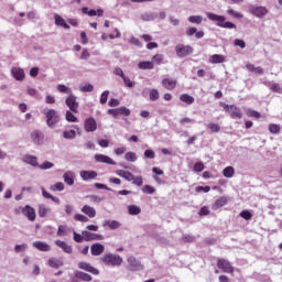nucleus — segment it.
<instances>
[{
  "mask_svg": "<svg viewBox=\"0 0 282 282\" xmlns=\"http://www.w3.org/2000/svg\"><path fill=\"white\" fill-rule=\"evenodd\" d=\"M207 19L214 21L218 28H225L226 30H237V25L232 22H226V17L217 15L213 12L207 13Z\"/></svg>",
  "mask_w": 282,
  "mask_h": 282,
  "instance_id": "1",
  "label": "nucleus"
},
{
  "mask_svg": "<svg viewBox=\"0 0 282 282\" xmlns=\"http://www.w3.org/2000/svg\"><path fill=\"white\" fill-rule=\"evenodd\" d=\"M46 116V124L50 127V129H54L58 122H61V116L58 115V111L55 109H48L45 112Z\"/></svg>",
  "mask_w": 282,
  "mask_h": 282,
  "instance_id": "2",
  "label": "nucleus"
},
{
  "mask_svg": "<svg viewBox=\"0 0 282 282\" xmlns=\"http://www.w3.org/2000/svg\"><path fill=\"white\" fill-rule=\"evenodd\" d=\"M102 263L105 265H112V268H116L118 265H122V257L113 253H107L104 257H101Z\"/></svg>",
  "mask_w": 282,
  "mask_h": 282,
  "instance_id": "3",
  "label": "nucleus"
},
{
  "mask_svg": "<svg viewBox=\"0 0 282 282\" xmlns=\"http://www.w3.org/2000/svg\"><path fill=\"white\" fill-rule=\"evenodd\" d=\"M127 262L128 270H130V272H142V270H144V264H142V262L133 256H130L127 259Z\"/></svg>",
  "mask_w": 282,
  "mask_h": 282,
  "instance_id": "4",
  "label": "nucleus"
},
{
  "mask_svg": "<svg viewBox=\"0 0 282 282\" xmlns=\"http://www.w3.org/2000/svg\"><path fill=\"white\" fill-rule=\"evenodd\" d=\"M194 50L191 45L177 44L175 46V54L178 58H186V56H191Z\"/></svg>",
  "mask_w": 282,
  "mask_h": 282,
  "instance_id": "5",
  "label": "nucleus"
},
{
  "mask_svg": "<svg viewBox=\"0 0 282 282\" xmlns=\"http://www.w3.org/2000/svg\"><path fill=\"white\" fill-rule=\"evenodd\" d=\"M65 105L73 111V113H78V97L74 94H69L68 97L65 99Z\"/></svg>",
  "mask_w": 282,
  "mask_h": 282,
  "instance_id": "6",
  "label": "nucleus"
},
{
  "mask_svg": "<svg viewBox=\"0 0 282 282\" xmlns=\"http://www.w3.org/2000/svg\"><path fill=\"white\" fill-rule=\"evenodd\" d=\"M217 267L219 268V270H221L226 274H232V272H235V268H232V264H230V261L226 259H218Z\"/></svg>",
  "mask_w": 282,
  "mask_h": 282,
  "instance_id": "7",
  "label": "nucleus"
},
{
  "mask_svg": "<svg viewBox=\"0 0 282 282\" xmlns=\"http://www.w3.org/2000/svg\"><path fill=\"white\" fill-rule=\"evenodd\" d=\"M31 140L36 144L37 147H43L44 140H45V134L41 130H34L31 133Z\"/></svg>",
  "mask_w": 282,
  "mask_h": 282,
  "instance_id": "8",
  "label": "nucleus"
},
{
  "mask_svg": "<svg viewBox=\"0 0 282 282\" xmlns=\"http://www.w3.org/2000/svg\"><path fill=\"white\" fill-rule=\"evenodd\" d=\"M250 12L253 17H257V19H263L268 14V8L251 6Z\"/></svg>",
  "mask_w": 282,
  "mask_h": 282,
  "instance_id": "9",
  "label": "nucleus"
},
{
  "mask_svg": "<svg viewBox=\"0 0 282 282\" xmlns=\"http://www.w3.org/2000/svg\"><path fill=\"white\" fill-rule=\"evenodd\" d=\"M82 235H84V241H102L105 239V236L88 230L82 231Z\"/></svg>",
  "mask_w": 282,
  "mask_h": 282,
  "instance_id": "10",
  "label": "nucleus"
},
{
  "mask_svg": "<svg viewBox=\"0 0 282 282\" xmlns=\"http://www.w3.org/2000/svg\"><path fill=\"white\" fill-rule=\"evenodd\" d=\"M84 129L87 133H94V131L98 129V123L96 122V119H94V117L86 119L84 122Z\"/></svg>",
  "mask_w": 282,
  "mask_h": 282,
  "instance_id": "11",
  "label": "nucleus"
},
{
  "mask_svg": "<svg viewBox=\"0 0 282 282\" xmlns=\"http://www.w3.org/2000/svg\"><path fill=\"white\" fill-rule=\"evenodd\" d=\"M22 215H24V217L28 218L29 221H35L36 219V210L30 205H26L22 208Z\"/></svg>",
  "mask_w": 282,
  "mask_h": 282,
  "instance_id": "12",
  "label": "nucleus"
},
{
  "mask_svg": "<svg viewBox=\"0 0 282 282\" xmlns=\"http://www.w3.org/2000/svg\"><path fill=\"white\" fill-rule=\"evenodd\" d=\"M95 161L99 164H109L110 166H116V161L105 154H95Z\"/></svg>",
  "mask_w": 282,
  "mask_h": 282,
  "instance_id": "13",
  "label": "nucleus"
},
{
  "mask_svg": "<svg viewBox=\"0 0 282 282\" xmlns=\"http://www.w3.org/2000/svg\"><path fill=\"white\" fill-rule=\"evenodd\" d=\"M79 176L84 182H89V180H96L98 177V172L83 170L79 172Z\"/></svg>",
  "mask_w": 282,
  "mask_h": 282,
  "instance_id": "14",
  "label": "nucleus"
},
{
  "mask_svg": "<svg viewBox=\"0 0 282 282\" xmlns=\"http://www.w3.org/2000/svg\"><path fill=\"white\" fill-rule=\"evenodd\" d=\"M102 252H105V245L96 242L90 246V253L93 257H100Z\"/></svg>",
  "mask_w": 282,
  "mask_h": 282,
  "instance_id": "15",
  "label": "nucleus"
},
{
  "mask_svg": "<svg viewBox=\"0 0 282 282\" xmlns=\"http://www.w3.org/2000/svg\"><path fill=\"white\" fill-rule=\"evenodd\" d=\"M262 85H264V87H268L274 94H282V87L280 84L270 80H264L262 82Z\"/></svg>",
  "mask_w": 282,
  "mask_h": 282,
  "instance_id": "16",
  "label": "nucleus"
},
{
  "mask_svg": "<svg viewBox=\"0 0 282 282\" xmlns=\"http://www.w3.org/2000/svg\"><path fill=\"white\" fill-rule=\"evenodd\" d=\"M78 268L79 270H85V272H90V274H95V275L100 274V271H98V269L90 265L88 262H79Z\"/></svg>",
  "mask_w": 282,
  "mask_h": 282,
  "instance_id": "17",
  "label": "nucleus"
},
{
  "mask_svg": "<svg viewBox=\"0 0 282 282\" xmlns=\"http://www.w3.org/2000/svg\"><path fill=\"white\" fill-rule=\"evenodd\" d=\"M82 12H83V14H88V17H102V14H105V11L102 9H98V10L90 9L89 10V8H87V7L82 8Z\"/></svg>",
  "mask_w": 282,
  "mask_h": 282,
  "instance_id": "18",
  "label": "nucleus"
},
{
  "mask_svg": "<svg viewBox=\"0 0 282 282\" xmlns=\"http://www.w3.org/2000/svg\"><path fill=\"white\" fill-rule=\"evenodd\" d=\"M55 246H57V248H61L63 252H65L66 254H72V252H74V250L72 249V246H69L65 241L55 240Z\"/></svg>",
  "mask_w": 282,
  "mask_h": 282,
  "instance_id": "19",
  "label": "nucleus"
},
{
  "mask_svg": "<svg viewBox=\"0 0 282 282\" xmlns=\"http://www.w3.org/2000/svg\"><path fill=\"white\" fill-rule=\"evenodd\" d=\"M33 248H36V250H40V252H50V250H52V247H50L47 242L43 241L33 242Z\"/></svg>",
  "mask_w": 282,
  "mask_h": 282,
  "instance_id": "20",
  "label": "nucleus"
},
{
  "mask_svg": "<svg viewBox=\"0 0 282 282\" xmlns=\"http://www.w3.org/2000/svg\"><path fill=\"white\" fill-rule=\"evenodd\" d=\"M229 116L230 118H232L234 120L238 118V120H241V118L243 117V115L241 113V110H239V108H237V106L231 105L230 109H229Z\"/></svg>",
  "mask_w": 282,
  "mask_h": 282,
  "instance_id": "21",
  "label": "nucleus"
},
{
  "mask_svg": "<svg viewBox=\"0 0 282 282\" xmlns=\"http://www.w3.org/2000/svg\"><path fill=\"white\" fill-rule=\"evenodd\" d=\"M80 212L84 213V215H86L90 219H94V217H96V208H94L89 205H84L82 207Z\"/></svg>",
  "mask_w": 282,
  "mask_h": 282,
  "instance_id": "22",
  "label": "nucleus"
},
{
  "mask_svg": "<svg viewBox=\"0 0 282 282\" xmlns=\"http://www.w3.org/2000/svg\"><path fill=\"white\" fill-rule=\"evenodd\" d=\"M162 86L167 89L169 91L175 89L177 87V82L171 78H164L162 80Z\"/></svg>",
  "mask_w": 282,
  "mask_h": 282,
  "instance_id": "23",
  "label": "nucleus"
},
{
  "mask_svg": "<svg viewBox=\"0 0 282 282\" xmlns=\"http://www.w3.org/2000/svg\"><path fill=\"white\" fill-rule=\"evenodd\" d=\"M104 228H109L110 230H118V228H120V226H122V224H120V221L118 220H105L102 223Z\"/></svg>",
  "mask_w": 282,
  "mask_h": 282,
  "instance_id": "24",
  "label": "nucleus"
},
{
  "mask_svg": "<svg viewBox=\"0 0 282 282\" xmlns=\"http://www.w3.org/2000/svg\"><path fill=\"white\" fill-rule=\"evenodd\" d=\"M47 265L50 268H53L55 270H58V268H63L64 263L61 259L58 258H50L47 261Z\"/></svg>",
  "mask_w": 282,
  "mask_h": 282,
  "instance_id": "25",
  "label": "nucleus"
},
{
  "mask_svg": "<svg viewBox=\"0 0 282 282\" xmlns=\"http://www.w3.org/2000/svg\"><path fill=\"white\" fill-rule=\"evenodd\" d=\"M55 25L58 28H64V30H69V24L63 19V17L58 15L57 13L54 14Z\"/></svg>",
  "mask_w": 282,
  "mask_h": 282,
  "instance_id": "26",
  "label": "nucleus"
},
{
  "mask_svg": "<svg viewBox=\"0 0 282 282\" xmlns=\"http://www.w3.org/2000/svg\"><path fill=\"white\" fill-rule=\"evenodd\" d=\"M11 74L13 78H15V80H23V78H25V72L23 70V68L14 67L11 69Z\"/></svg>",
  "mask_w": 282,
  "mask_h": 282,
  "instance_id": "27",
  "label": "nucleus"
},
{
  "mask_svg": "<svg viewBox=\"0 0 282 282\" xmlns=\"http://www.w3.org/2000/svg\"><path fill=\"white\" fill-rule=\"evenodd\" d=\"M228 204V198L220 197L218 198L212 206L213 210H219V208H224Z\"/></svg>",
  "mask_w": 282,
  "mask_h": 282,
  "instance_id": "28",
  "label": "nucleus"
},
{
  "mask_svg": "<svg viewBox=\"0 0 282 282\" xmlns=\"http://www.w3.org/2000/svg\"><path fill=\"white\" fill-rule=\"evenodd\" d=\"M116 175H118L119 177H123V180H126L127 182H131V180H133V173L129 171L118 170L116 172Z\"/></svg>",
  "mask_w": 282,
  "mask_h": 282,
  "instance_id": "29",
  "label": "nucleus"
},
{
  "mask_svg": "<svg viewBox=\"0 0 282 282\" xmlns=\"http://www.w3.org/2000/svg\"><path fill=\"white\" fill-rule=\"evenodd\" d=\"M37 213H39V217H47L48 213H52V209L50 207H46L45 204H40L37 206Z\"/></svg>",
  "mask_w": 282,
  "mask_h": 282,
  "instance_id": "30",
  "label": "nucleus"
},
{
  "mask_svg": "<svg viewBox=\"0 0 282 282\" xmlns=\"http://www.w3.org/2000/svg\"><path fill=\"white\" fill-rule=\"evenodd\" d=\"M65 184L68 186H74V172L67 171L63 175Z\"/></svg>",
  "mask_w": 282,
  "mask_h": 282,
  "instance_id": "31",
  "label": "nucleus"
},
{
  "mask_svg": "<svg viewBox=\"0 0 282 282\" xmlns=\"http://www.w3.org/2000/svg\"><path fill=\"white\" fill-rule=\"evenodd\" d=\"M42 195L43 197H45V199H51L52 202H54V204H61V198L53 196L52 194H50V192L45 191L44 187H42Z\"/></svg>",
  "mask_w": 282,
  "mask_h": 282,
  "instance_id": "32",
  "label": "nucleus"
},
{
  "mask_svg": "<svg viewBox=\"0 0 282 282\" xmlns=\"http://www.w3.org/2000/svg\"><path fill=\"white\" fill-rule=\"evenodd\" d=\"M23 160L26 164H30L31 166H39V159L34 155H25Z\"/></svg>",
  "mask_w": 282,
  "mask_h": 282,
  "instance_id": "33",
  "label": "nucleus"
},
{
  "mask_svg": "<svg viewBox=\"0 0 282 282\" xmlns=\"http://www.w3.org/2000/svg\"><path fill=\"white\" fill-rule=\"evenodd\" d=\"M139 69H153L155 65L151 61H142L138 63Z\"/></svg>",
  "mask_w": 282,
  "mask_h": 282,
  "instance_id": "34",
  "label": "nucleus"
},
{
  "mask_svg": "<svg viewBox=\"0 0 282 282\" xmlns=\"http://www.w3.org/2000/svg\"><path fill=\"white\" fill-rule=\"evenodd\" d=\"M180 100L182 102H185V105H193V102H195V97H193L188 94H183L180 96Z\"/></svg>",
  "mask_w": 282,
  "mask_h": 282,
  "instance_id": "35",
  "label": "nucleus"
},
{
  "mask_svg": "<svg viewBox=\"0 0 282 282\" xmlns=\"http://www.w3.org/2000/svg\"><path fill=\"white\" fill-rule=\"evenodd\" d=\"M86 199H88L90 204H100L105 202V197H100L98 195H87Z\"/></svg>",
  "mask_w": 282,
  "mask_h": 282,
  "instance_id": "36",
  "label": "nucleus"
},
{
  "mask_svg": "<svg viewBox=\"0 0 282 282\" xmlns=\"http://www.w3.org/2000/svg\"><path fill=\"white\" fill-rule=\"evenodd\" d=\"M75 276L76 279H80V281H91V275L83 271H75Z\"/></svg>",
  "mask_w": 282,
  "mask_h": 282,
  "instance_id": "37",
  "label": "nucleus"
},
{
  "mask_svg": "<svg viewBox=\"0 0 282 282\" xmlns=\"http://www.w3.org/2000/svg\"><path fill=\"white\" fill-rule=\"evenodd\" d=\"M128 213L129 215H140L142 213V208H140V206L137 205H129L128 206Z\"/></svg>",
  "mask_w": 282,
  "mask_h": 282,
  "instance_id": "38",
  "label": "nucleus"
},
{
  "mask_svg": "<svg viewBox=\"0 0 282 282\" xmlns=\"http://www.w3.org/2000/svg\"><path fill=\"white\" fill-rule=\"evenodd\" d=\"M142 21H155L158 19V14L153 12H145L141 14Z\"/></svg>",
  "mask_w": 282,
  "mask_h": 282,
  "instance_id": "39",
  "label": "nucleus"
},
{
  "mask_svg": "<svg viewBox=\"0 0 282 282\" xmlns=\"http://www.w3.org/2000/svg\"><path fill=\"white\" fill-rule=\"evenodd\" d=\"M151 102H155V100L160 99V91L155 88L150 89L149 91Z\"/></svg>",
  "mask_w": 282,
  "mask_h": 282,
  "instance_id": "40",
  "label": "nucleus"
},
{
  "mask_svg": "<svg viewBox=\"0 0 282 282\" xmlns=\"http://www.w3.org/2000/svg\"><path fill=\"white\" fill-rule=\"evenodd\" d=\"M223 175L224 177H228V178L232 177L235 175V167L232 166L225 167L223 171Z\"/></svg>",
  "mask_w": 282,
  "mask_h": 282,
  "instance_id": "41",
  "label": "nucleus"
},
{
  "mask_svg": "<svg viewBox=\"0 0 282 282\" xmlns=\"http://www.w3.org/2000/svg\"><path fill=\"white\" fill-rule=\"evenodd\" d=\"M204 18L202 15H192L188 18L189 23H196V25H202Z\"/></svg>",
  "mask_w": 282,
  "mask_h": 282,
  "instance_id": "42",
  "label": "nucleus"
},
{
  "mask_svg": "<svg viewBox=\"0 0 282 282\" xmlns=\"http://www.w3.org/2000/svg\"><path fill=\"white\" fill-rule=\"evenodd\" d=\"M124 160H127V162H137L138 161V154H135V152H127L124 154Z\"/></svg>",
  "mask_w": 282,
  "mask_h": 282,
  "instance_id": "43",
  "label": "nucleus"
},
{
  "mask_svg": "<svg viewBox=\"0 0 282 282\" xmlns=\"http://www.w3.org/2000/svg\"><path fill=\"white\" fill-rule=\"evenodd\" d=\"M63 138L65 140H74L76 138V130H66L63 132Z\"/></svg>",
  "mask_w": 282,
  "mask_h": 282,
  "instance_id": "44",
  "label": "nucleus"
},
{
  "mask_svg": "<svg viewBox=\"0 0 282 282\" xmlns=\"http://www.w3.org/2000/svg\"><path fill=\"white\" fill-rule=\"evenodd\" d=\"M224 61H226V58L224 57V55H219V54H214L210 58V63L213 64L224 63Z\"/></svg>",
  "mask_w": 282,
  "mask_h": 282,
  "instance_id": "45",
  "label": "nucleus"
},
{
  "mask_svg": "<svg viewBox=\"0 0 282 282\" xmlns=\"http://www.w3.org/2000/svg\"><path fill=\"white\" fill-rule=\"evenodd\" d=\"M207 129H210L213 133H219V131H221V126L210 122L207 124Z\"/></svg>",
  "mask_w": 282,
  "mask_h": 282,
  "instance_id": "46",
  "label": "nucleus"
},
{
  "mask_svg": "<svg viewBox=\"0 0 282 282\" xmlns=\"http://www.w3.org/2000/svg\"><path fill=\"white\" fill-rule=\"evenodd\" d=\"M50 191H53V192H56V191H65V184L58 182V183H55L54 185H51L50 186Z\"/></svg>",
  "mask_w": 282,
  "mask_h": 282,
  "instance_id": "47",
  "label": "nucleus"
},
{
  "mask_svg": "<svg viewBox=\"0 0 282 282\" xmlns=\"http://www.w3.org/2000/svg\"><path fill=\"white\" fill-rule=\"evenodd\" d=\"M163 61H164V55L162 54H156L152 57V63L155 65H162Z\"/></svg>",
  "mask_w": 282,
  "mask_h": 282,
  "instance_id": "48",
  "label": "nucleus"
},
{
  "mask_svg": "<svg viewBox=\"0 0 282 282\" xmlns=\"http://www.w3.org/2000/svg\"><path fill=\"white\" fill-rule=\"evenodd\" d=\"M73 235H74L73 239L76 243H83V241H85V235L83 234L80 235L76 231H73Z\"/></svg>",
  "mask_w": 282,
  "mask_h": 282,
  "instance_id": "49",
  "label": "nucleus"
},
{
  "mask_svg": "<svg viewBox=\"0 0 282 282\" xmlns=\"http://www.w3.org/2000/svg\"><path fill=\"white\" fill-rule=\"evenodd\" d=\"M181 127H186V124H195V119H191L188 117L182 118L180 120Z\"/></svg>",
  "mask_w": 282,
  "mask_h": 282,
  "instance_id": "50",
  "label": "nucleus"
},
{
  "mask_svg": "<svg viewBox=\"0 0 282 282\" xmlns=\"http://www.w3.org/2000/svg\"><path fill=\"white\" fill-rule=\"evenodd\" d=\"M131 182L134 186H142V184H144V178H142V176L133 175V178L131 180Z\"/></svg>",
  "mask_w": 282,
  "mask_h": 282,
  "instance_id": "51",
  "label": "nucleus"
},
{
  "mask_svg": "<svg viewBox=\"0 0 282 282\" xmlns=\"http://www.w3.org/2000/svg\"><path fill=\"white\" fill-rule=\"evenodd\" d=\"M74 219L75 221H82V224H87V221H89V218L83 214H76Z\"/></svg>",
  "mask_w": 282,
  "mask_h": 282,
  "instance_id": "52",
  "label": "nucleus"
},
{
  "mask_svg": "<svg viewBox=\"0 0 282 282\" xmlns=\"http://www.w3.org/2000/svg\"><path fill=\"white\" fill-rule=\"evenodd\" d=\"M142 193H144L145 195H153V193H155V187L151 185H144L142 187Z\"/></svg>",
  "mask_w": 282,
  "mask_h": 282,
  "instance_id": "53",
  "label": "nucleus"
},
{
  "mask_svg": "<svg viewBox=\"0 0 282 282\" xmlns=\"http://www.w3.org/2000/svg\"><path fill=\"white\" fill-rule=\"evenodd\" d=\"M269 131L270 133H281V126L276 124V123H271L269 124Z\"/></svg>",
  "mask_w": 282,
  "mask_h": 282,
  "instance_id": "54",
  "label": "nucleus"
},
{
  "mask_svg": "<svg viewBox=\"0 0 282 282\" xmlns=\"http://www.w3.org/2000/svg\"><path fill=\"white\" fill-rule=\"evenodd\" d=\"M117 111L119 116H131V110L124 106L117 108Z\"/></svg>",
  "mask_w": 282,
  "mask_h": 282,
  "instance_id": "55",
  "label": "nucleus"
},
{
  "mask_svg": "<svg viewBox=\"0 0 282 282\" xmlns=\"http://www.w3.org/2000/svg\"><path fill=\"white\" fill-rule=\"evenodd\" d=\"M240 217H242V219H246V221H250V219H252V213H250V210L248 209H243L240 213Z\"/></svg>",
  "mask_w": 282,
  "mask_h": 282,
  "instance_id": "56",
  "label": "nucleus"
},
{
  "mask_svg": "<svg viewBox=\"0 0 282 282\" xmlns=\"http://www.w3.org/2000/svg\"><path fill=\"white\" fill-rule=\"evenodd\" d=\"M227 14L234 17V19H243V15L240 12L235 11L234 9H228Z\"/></svg>",
  "mask_w": 282,
  "mask_h": 282,
  "instance_id": "57",
  "label": "nucleus"
},
{
  "mask_svg": "<svg viewBox=\"0 0 282 282\" xmlns=\"http://www.w3.org/2000/svg\"><path fill=\"white\" fill-rule=\"evenodd\" d=\"M66 217L74 215V205L66 204L64 206Z\"/></svg>",
  "mask_w": 282,
  "mask_h": 282,
  "instance_id": "58",
  "label": "nucleus"
},
{
  "mask_svg": "<svg viewBox=\"0 0 282 282\" xmlns=\"http://www.w3.org/2000/svg\"><path fill=\"white\" fill-rule=\"evenodd\" d=\"M108 98H109V90H105V91L100 95V99H99L100 105H106Z\"/></svg>",
  "mask_w": 282,
  "mask_h": 282,
  "instance_id": "59",
  "label": "nucleus"
},
{
  "mask_svg": "<svg viewBox=\"0 0 282 282\" xmlns=\"http://www.w3.org/2000/svg\"><path fill=\"white\" fill-rule=\"evenodd\" d=\"M80 91H83L84 94H87L89 91H94V85L91 84H86L84 86L79 87Z\"/></svg>",
  "mask_w": 282,
  "mask_h": 282,
  "instance_id": "60",
  "label": "nucleus"
},
{
  "mask_svg": "<svg viewBox=\"0 0 282 282\" xmlns=\"http://www.w3.org/2000/svg\"><path fill=\"white\" fill-rule=\"evenodd\" d=\"M66 120L67 122H78V118L72 113V111H66Z\"/></svg>",
  "mask_w": 282,
  "mask_h": 282,
  "instance_id": "61",
  "label": "nucleus"
},
{
  "mask_svg": "<svg viewBox=\"0 0 282 282\" xmlns=\"http://www.w3.org/2000/svg\"><path fill=\"white\" fill-rule=\"evenodd\" d=\"M40 169L42 171H47L50 169H54V163L45 161L44 163H42V165H40Z\"/></svg>",
  "mask_w": 282,
  "mask_h": 282,
  "instance_id": "62",
  "label": "nucleus"
},
{
  "mask_svg": "<svg viewBox=\"0 0 282 282\" xmlns=\"http://www.w3.org/2000/svg\"><path fill=\"white\" fill-rule=\"evenodd\" d=\"M122 80H123L126 87H129L130 89L135 87V82H132L129 77L124 76L122 78Z\"/></svg>",
  "mask_w": 282,
  "mask_h": 282,
  "instance_id": "63",
  "label": "nucleus"
},
{
  "mask_svg": "<svg viewBox=\"0 0 282 282\" xmlns=\"http://www.w3.org/2000/svg\"><path fill=\"white\" fill-rule=\"evenodd\" d=\"M25 250H28V245L25 243L14 246L15 252H25Z\"/></svg>",
  "mask_w": 282,
  "mask_h": 282,
  "instance_id": "64",
  "label": "nucleus"
}]
</instances>
